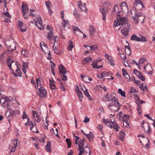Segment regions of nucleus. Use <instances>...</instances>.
<instances>
[{
    "label": "nucleus",
    "mask_w": 155,
    "mask_h": 155,
    "mask_svg": "<svg viewBox=\"0 0 155 155\" xmlns=\"http://www.w3.org/2000/svg\"><path fill=\"white\" fill-rule=\"evenodd\" d=\"M90 49L91 50L96 51L97 49V47L96 46L94 47L93 46H91L90 47Z\"/></svg>",
    "instance_id": "nucleus-60"
},
{
    "label": "nucleus",
    "mask_w": 155,
    "mask_h": 155,
    "mask_svg": "<svg viewBox=\"0 0 155 155\" xmlns=\"http://www.w3.org/2000/svg\"><path fill=\"white\" fill-rule=\"evenodd\" d=\"M45 3L47 9H49V8H50V6L51 5V2L49 1H45Z\"/></svg>",
    "instance_id": "nucleus-50"
},
{
    "label": "nucleus",
    "mask_w": 155,
    "mask_h": 155,
    "mask_svg": "<svg viewBox=\"0 0 155 155\" xmlns=\"http://www.w3.org/2000/svg\"><path fill=\"white\" fill-rule=\"evenodd\" d=\"M17 141V140L15 139L10 144L9 149L11 152H14L16 150Z\"/></svg>",
    "instance_id": "nucleus-7"
},
{
    "label": "nucleus",
    "mask_w": 155,
    "mask_h": 155,
    "mask_svg": "<svg viewBox=\"0 0 155 155\" xmlns=\"http://www.w3.org/2000/svg\"><path fill=\"white\" fill-rule=\"evenodd\" d=\"M130 39L132 41H139L140 37H139L135 34L133 35L131 37Z\"/></svg>",
    "instance_id": "nucleus-30"
},
{
    "label": "nucleus",
    "mask_w": 155,
    "mask_h": 155,
    "mask_svg": "<svg viewBox=\"0 0 155 155\" xmlns=\"http://www.w3.org/2000/svg\"><path fill=\"white\" fill-rule=\"evenodd\" d=\"M100 88H102L105 91H106L107 90V88L105 86H104L103 87H102V86L99 85H97L96 87H95V90H96L97 89H99Z\"/></svg>",
    "instance_id": "nucleus-38"
},
{
    "label": "nucleus",
    "mask_w": 155,
    "mask_h": 155,
    "mask_svg": "<svg viewBox=\"0 0 155 155\" xmlns=\"http://www.w3.org/2000/svg\"><path fill=\"white\" fill-rule=\"evenodd\" d=\"M90 119L89 118H87V117H86L85 118V119L83 121L84 123H86L87 122L89 121Z\"/></svg>",
    "instance_id": "nucleus-62"
},
{
    "label": "nucleus",
    "mask_w": 155,
    "mask_h": 155,
    "mask_svg": "<svg viewBox=\"0 0 155 155\" xmlns=\"http://www.w3.org/2000/svg\"><path fill=\"white\" fill-rule=\"evenodd\" d=\"M85 90L84 91V95L86 96L90 100H91V98L90 97V95L88 92V91L87 89L85 88Z\"/></svg>",
    "instance_id": "nucleus-41"
},
{
    "label": "nucleus",
    "mask_w": 155,
    "mask_h": 155,
    "mask_svg": "<svg viewBox=\"0 0 155 155\" xmlns=\"http://www.w3.org/2000/svg\"><path fill=\"white\" fill-rule=\"evenodd\" d=\"M73 15L75 17L77 18H78L81 17L80 15L78 13L77 11L75 10L73 12Z\"/></svg>",
    "instance_id": "nucleus-37"
},
{
    "label": "nucleus",
    "mask_w": 155,
    "mask_h": 155,
    "mask_svg": "<svg viewBox=\"0 0 155 155\" xmlns=\"http://www.w3.org/2000/svg\"><path fill=\"white\" fill-rule=\"evenodd\" d=\"M78 3V6L81 11H84L86 10V7L85 6V4L82 3L81 1H79Z\"/></svg>",
    "instance_id": "nucleus-14"
},
{
    "label": "nucleus",
    "mask_w": 155,
    "mask_h": 155,
    "mask_svg": "<svg viewBox=\"0 0 155 155\" xmlns=\"http://www.w3.org/2000/svg\"><path fill=\"white\" fill-rule=\"evenodd\" d=\"M22 13L24 17L26 19H28L29 15L26 14L27 12L28 11V9L27 7V4L25 2L22 3Z\"/></svg>",
    "instance_id": "nucleus-5"
},
{
    "label": "nucleus",
    "mask_w": 155,
    "mask_h": 155,
    "mask_svg": "<svg viewBox=\"0 0 155 155\" xmlns=\"http://www.w3.org/2000/svg\"><path fill=\"white\" fill-rule=\"evenodd\" d=\"M25 124L26 125H31L32 126L30 127L31 130L34 133H39V131L38 130H37L36 129L35 130H33V129L34 127H33V126H34V127L36 125V124H33L32 121H30V119L29 118H28L27 119V122Z\"/></svg>",
    "instance_id": "nucleus-8"
},
{
    "label": "nucleus",
    "mask_w": 155,
    "mask_h": 155,
    "mask_svg": "<svg viewBox=\"0 0 155 155\" xmlns=\"http://www.w3.org/2000/svg\"><path fill=\"white\" fill-rule=\"evenodd\" d=\"M79 153L78 155H82L84 152V150L83 147H79Z\"/></svg>",
    "instance_id": "nucleus-44"
},
{
    "label": "nucleus",
    "mask_w": 155,
    "mask_h": 155,
    "mask_svg": "<svg viewBox=\"0 0 155 155\" xmlns=\"http://www.w3.org/2000/svg\"><path fill=\"white\" fill-rule=\"evenodd\" d=\"M127 23V18L125 17H117L114 23V28H115L118 26L123 25Z\"/></svg>",
    "instance_id": "nucleus-2"
},
{
    "label": "nucleus",
    "mask_w": 155,
    "mask_h": 155,
    "mask_svg": "<svg viewBox=\"0 0 155 155\" xmlns=\"http://www.w3.org/2000/svg\"><path fill=\"white\" fill-rule=\"evenodd\" d=\"M124 76H125L126 78V80L127 81H130V77L128 74H127V75H126Z\"/></svg>",
    "instance_id": "nucleus-58"
},
{
    "label": "nucleus",
    "mask_w": 155,
    "mask_h": 155,
    "mask_svg": "<svg viewBox=\"0 0 155 155\" xmlns=\"http://www.w3.org/2000/svg\"><path fill=\"white\" fill-rule=\"evenodd\" d=\"M89 33L91 35H93L96 31L95 28L92 25H90L89 27Z\"/></svg>",
    "instance_id": "nucleus-26"
},
{
    "label": "nucleus",
    "mask_w": 155,
    "mask_h": 155,
    "mask_svg": "<svg viewBox=\"0 0 155 155\" xmlns=\"http://www.w3.org/2000/svg\"><path fill=\"white\" fill-rule=\"evenodd\" d=\"M17 69L15 71L17 72V73L15 74L14 72L13 74L16 77L18 76L21 77L22 76V74L21 72V69L18 67L17 66Z\"/></svg>",
    "instance_id": "nucleus-18"
},
{
    "label": "nucleus",
    "mask_w": 155,
    "mask_h": 155,
    "mask_svg": "<svg viewBox=\"0 0 155 155\" xmlns=\"http://www.w3.org/2000/svg\"><path fill=\"white\" fill-rule=\"evenodd\" d=\"M117 10H118V8L117 5H115L113 11L115 12H117Z\"/></svg>",
    "instance_id": "nucleus-63"
},
{
    "label": "nucleus",
    "mask_w": 155,
    "mask_h": 155,
    "mask_svg": "<svg viewBox=\"0 0 155 155\" xmlns=\"http://www.w3.org/2000/svg\"><path fill=\"white\" fill-rule=\"evenodd\" d=\"M138 77L143 81H144L145 80V78L143 76L142 74H140Z\"/></svg>",
    "instance_id": "nucleus-56"
},
{
    "label": "nucleus",
    "mask_w": 155,
    "mask_h": 155,
    "mask_svg": "<svg viewBox=\"0 0 155 155\" xmlns=\"http://www.w3.org/2000/svg\"><path fill=\"white\" fill-rule=\"evenodd\" d=\"M73 29L75 32L76 31H78L82 33H83V32L80 30L76 26H74L73 28Z\"/></svg>",
    "instance_id": "nucleus-46"
},
{
    "label": "nucleus",
    "mask_w": 155,
    "mask_h": 155,
    "mask_svg": "<svg viewBox=\"0 0 155 155\" xmlns=\"http://www.w3.org/2000/svg\"><path fill=\"white\" fill-rule=\"evenodd\" d=\"M109 97L110 101H112V102H115V101H117L115 97L113 94H111L110 96H109Z\"/></svg>",
    "instance_id": "nucleus-35"
},
{
    "label": "nucleus",
    "mask_w": 155,
    "mask_h": 155,
    "mask_svg": "<svg viewBox=\"0 0 155 155\" xmlns=\"http://www.w3.org/2000/svg\"><path fill=\"white\" fill-rule=\"evenodd\" d=\"M139 35L140 37V40L139 41L142 42H146L147 41V40L145 39L144 36H142L140 35Z\"/></svg>",
    "instance_id": "nucleus-45"
},
{
    "label": "nucleus",
    "mask_w": 155,
    "mask_h": 155,
    "mask_svg": "<svg viewBox=\"0 0 155 155\" xmlns=\"http://www.w3.org/2000/svg\"><path fill=\"white\" fill-rule=\"evenodd\" d=\"M6 46L8 47V50L7 51L12 52L15 49L16 47H14L15 48H11L12 46H14L15 44L14 43L13 40L11 39L10 40H7L4 42Z\"/></svg>",
    "instance_id": "nucleus-4"
},
{
    "label": "nucleus",
    "mask_w": 155,
    "mask_h": 155,
    "mask_svg": "<svg viewBox=\"0 0 155 155\" xmlns=\"http://www.w3.org/2000/svg\"><path fill=\"white\" fill-rule=\"evenodd\" d=\"M14 62V61L13 60H12L10 57L7 59V63H8V66L10 70H11L12 69L11 67L12 64Z\"/></svg>",
    "instance_id": "nucleus-24"
},
{
    "label": "nucleus",
    "mask_w": 155,
    "mask_h": 155,
    "mask_svg": "<svg viewBox=\"0 0 155 155\" xmlns=\"http://www.w3.org/2000/svg\"><path fill=\"white\" fill-rule=\"evenodd\" d=\"M118 93L119 94H120L121 96H123L124 97H125L124 91H123L121 89L119 88L118 89Z\"/></svg>",
    "instance_id": "nucleus-42"
},
{
    "label": "nucleus",
    "mask_w": 155,
    "mask_h": 155,
    "mask_svg": "<svg viewBox=\"0 0 155 155\" xmlns=\"http://www.w3.org/2000/svg\"><path fill=\"white\" fill-rule=\"evenodd\" d=\"M138 4L141 5L142 7H144L142 2L140 0H136L134 2V7L136 6H137Z\"/></svg>",
    "instance_id": "nucleus-23"
},
{
    "label": "nucleus",
    "mask_w": 155,
    "mask_h": 155,
    "mask_svg": "<svg viewBox=\"0 0 155 155\" xmlns=\"http://www.w3.org/2000/svg\"><path fill=\"white\" fill-rule=\"evenodd\" d=\"M35 21L36 25L39 29L42 30L44 28L42 20L40 16H38Z\"/></svg>",
    "instance_id": "nucleus-6"
},
{
    "label": "nucleus",
    "mask_w": 155,
    "mask_h": 155,
    "mask_svg": "<svg viewBox=\"0 0 155 155\" xmlns=\"http://www.w3.org/2000/svg\"><path fill=\"white\" fill-rule=\"evenodd\" d=\"M28 62H24L23 63L22 70L23 72L25 74L26 71V68L28 67Z\"/></svg>",
    "instance_id": "nucleus-20"
},
{
    "label": "nucleus",
    "mask_w": 155,
    "mask_h": 155,
    "mask_svg": "<svg viewBox=\"0 0 155 155\" xmlns=\"http://www.w3.org/2000/svg\"><path fill=\"white\" fill-rule=\"evenodd\" d=\"M62 20L63 21L62 23V26L64 27H67L68 28H69L70 27V25L68 21L65 20L64 19H63Z\"/></svg>",
    "instance_id": "nucleus-19"
},
{
    "label": "nucleus",
    "mask_w": 155,
    "mask_h": 155,
    "mask_svg": "<svg viewBox=\"0 0 155 155\" xmlns=\"http://www.w3.org/2000/svg\"><path fill=\"white\" fill-rule=\"evenodd\" d=\"M15 111L12 109H10L8 110V112L11 116L13 115L15 113Z\"/></svg>",
    "instance_id": "nucleus-53"
},
{
    "label": "nucleus",
    "mask_w": 155,
    "mask_h": 155,
    "mask_svg": "<svg viewBox=\"0 0 155 155\" xmlns=\"http://www.w3.org/2000/svg\"><path fill=\"white\" fill-rule=\"evenodd\" d=\"M110 125L111 126L109 127L110 128H113L117 131L119 130L120 127L115 122L112 124H110Z\"/></svg>",
    "instance_id": "nucleus-16"
},
{
    "label": "nucleus",
    "mask_w": 155,
    "mask_h": 155,
    "mask_svg": "<svg viewBox=\"0 0 155 155\" xmlns=\"http://www.w3.org/2000/svg\"><path fill=\"white\" fill-rule=\"evenodd\" d=\"M105 100L107 101H110L109 96H108V94H107L105 95Z\"/></svg>",
    "instance_id": "nucleus-57"
},
{
    "label": "nucleus",
    "mask_w": 155,
    "mask_h": 155,
    "mask_svg": "<svg viewBox=\"0 0 155 155\" xmlns=\"http://www.w3.org/2000/svg\"><path fill=\"white\" fill-rule=\"evenodd\" d=\"M85 141V140L84 139L80 140L79 142V147H84Z\"/></svg>",
    "instance_id": "nucleus-32"
},
{
    "label": "nucleus",
    "mask_w": 155,
    "mask_h": 155,
    "mask_svg": "<svg viewBox=\"0 0 155 155\" xmlns=\"http://www.w3.org/2000/svg\"><path fill=\"white\" fill-rule=\"evenodd\" d=\"M52 33L51 31H49L48 33V35L47 36V38L50 40H51V36L52 35Z\"/></svg>",
    "instance_id": "nucleus-43"
},
{
    "label": "nucleus",
    "mask_w": 155,
    "mask_h": 155,
    "mask_svg": "<svg viewBox=\"0 0 155 155\" xmlns=\"http://www.w3.org/2000/svg\"><path fill=\"white\" fill-rule=\"evenodd\" d=\"M105 58L106 59H107L109 61H110L111 60H112V57L109 55H108L107 54H106L105 55Z\"/></svg>",
    "instance_id": "nucleus-52"
},
{
    "label": "nucleus",
    "mask_w": 155,
    "mask_h": 155,
    "mask_svg": "<svg viewBox=\"0 0 155 155\" xmlns=\"http://www.w3.org/2000/svg\"><path fill=\"white\" fill-rule=\"evenodd\" d=\"M50 80V86L51 89L54 90L56 89V87L54 85V82L53 80H51L49 79Z\"/></svg>",
    "instance_id": "nucleus-29"
},
{
    "label": "nucleus",
    "mask_w": 155,
    "mask_h": 155,
    "mask_svg": "<svg viewBox=\"0 0 155 155\" xmlns=\"http://www.w3.org/2000/svg\"><path fill=\"white\" fill-rule=\"evenodd\" d=\"M120 7L121 8L122 10H126L128 9L127 5L126 2H123L121 3Z\"/></svg>",
    "instance_id": "nucleus-28"
},
{
    "label": "nucleus",
    "mask_w": 155,
    "mask_h": 155,
    "mask_svg": "<svg viewBox=\"0 0 155 155\" xmlns=\"http://www.w3.org/2000/svg\"><path fill=\"white\" fill-rule=\"evenodd\" d=\"M7 100L4 98H1L0 99V103L1 104H3Z\"/></svg>",
    "instance_id": "nucleus-59"
},
{
    "label": "nucleus",
    "mask_w": 155,
    "mask_h": 155,
    "mask_svg": "<svg viewBox=\"0 0 155 155\" xmlns=\"http://www.w3.org/2000/svg\"><path fill=\"white\" fill-rule=\"evenodd\" d=\"M32 114L34 116V120L37 122H40L41 120L40 116L38 115L37 112L33 110L32 111Z\"/></svg>",
    "instance_id": "nucleus-11"
},
{
    "label": "nucleus",
    "mask_w": 155,
    "mask_h": 155,
    "mask_svg": "<svg viewBox=\"0 0 155 155\" xmlns=\"http://www.w3.org/2000/svg\"><path fill=\"white\" fill-rule=\"evenodd\" d=\"M130 116L128 115H125L122 118L123 121H128L129 120Z\"/></svg>",
    "instance_id": "nucleus-36"
},
{
    "label": "nucleus",
    "mask_w": 155,
    "mask_h": 155,
    "mask_svg": "<svg viewBox=\"0 0 155 155\" xmlns=\"http://www.w3.org/2000/svg\"><path fill=\"white\" fill-rule=\"evenodd\" d=\"M37 86H35L36 89H39V95L42 97H46L47 96V91L46 90L44 89L42 86V85L40 83V80L38 78L36 79Z\"/></svg>",
    "instance_id": "nucleus-1"
},
{
    "label": "nucleus",
    "mask_w": 155,
    "mask_h": 155,
    "mask_svg": "<svg viewBox=\"0 0 155 155\" xmlns=\"http://www.w3.org/2000/svg\"><path fill=\"white\" fill-rule=\"evenodd\" d=\"M4 14L6 17H8L9 18H11V16L9 13L8 12H5L4 13Z\"/></svg>",
    "instance_id": "nucleus-64"
},
{
    "label": "nucleus",
    "mask_w": 155,
    "mask_h": 155,
    "mask_svg": "<svg viewBox=\"0 0 155 155\" xmlns=\"http://www.w3.org/2000/svg\"><path fill=\"white\" fill-rule=\"evenodd\" d=\"M120 140L122 141H123L124 140L125 133H124L123 131H120Z\"/></svg>",
    "instance_id": "nucleus-33"
},
{
    "label": "nucleus",
    "mask_w": 155,
    "mask_h": 155,
    "mask_svg": "<svg viewBox=\"0 0 155 155\" xmlns=\"http://www.w3.org/2000/svg\"><path fill=\"white\" fill-rule=\"evenodd\" d=\"M146 60L144 58H140L139 60V64H143L146 61Z\"/></svg>",
    "instance_id": "nucleus-47"
},
{
    "label": "nucleus",
    "mask_w": 155,
    "mask_h": 155,
    "mask_svg": "<svg viewBox=\"0 0 155 155\" xmlns=\"http://www.w3.org/2000/svg\"><path fill=\"white\" fill-rule=\"evenodd\" d=\"M98 63L97 61H96V60H94L92 62L91 64V65L94 68L96 69H98L99 68H101L102 67V65L97 66V64Z\"/></svg>",
    "instance_id": "nucleus-17"
},
{
    "label": "nucleus",
    "mask_w": 155,
    "mask_h": 155,
    "mask_svg": "<svg viewBox=\"0 0 155 155\" xmlns=\"http://www.w3.org/2000/svg\"><path fill=\"white\" fill-rule=\"evenodd\" d=\"M123 125L124 128L128 129L130 128V125L128 124V121H123Z\"/></svg>",
    "instance_id": "nucleus-40"
},
{
    "label": "nucleus",
    "mask_w": 155,
    "mask_h": 155,
    "mask_svg": "<svg viewBox=\"0 0 155 155\" xmlns=\"http://www.w3.org/2000/svg\"><path fill=\"white\" fill-rule=\"evenodd\" d=\"M109 123L110 124H112L115 122L114 120L112 118H108Z\"/></svg>",
    "instance_id": "nucleus-51"
},
{
    "label": "nucleus",
    "mask_w": 155,
    "mask_h": 155,
    "mask_svg": "<svg viewBox=\"0 0 155 155\" xmlns=\"http://www.w3.org/2000/svg\"><path fill=\"white\" fill-rule=\"evenodd\" d=\"M75 91L77 92V93L81 91L79 89L78 86L77 85H76V86L75 88Z\"/></svg>",
    "instance_id": "nucleus-61"
},
{
    "label": "nucleus",
    "mask_w": 155,
    "mask_h": 155,
    "mask_svg": "<svg viewBox=\"0 0 155 155\" xmlns=\"http://www.w3.org/2000/svg\"><path fill=\"white\" fill-rule=\"evenodd\" d=\"M103 120L104 123L108 127L111 126V125H110V124L109 123L108 118L107 119H104Z\"/></svg>",
    "instance_id": "nucleus-48"
},
{
    "label": "nucleus",
    "mask_w": 155,
    "mask_h": 155,
    "mask_svg": "<svg viewBox=\"0 0 155 155\" xmlns=\"http://www.w3.org/2000/svg\"><path fill=\"white\" fill-rule=\"evenodd\" d=\"M92 60V58L91 57H87L85 58L83 60L82 63L84 64H86L91 62Z\"/></svg>",
    "instance_id": "nucleus-15"
},
{
    "label": "nucleus",
    "mask_w": 155,
    "mask_h": 155,
    "mask_svg": "<svg viewBox=\"0 0 155 155\" xmlns=\"http://www.w3.org/2000/svg\"><path fill=\"white\" fill-rule=\"evenodd\" d=\"M122 34L125 36H127L129 34V28L127 26H124L121 30Z\"/></svg>",
    "instance_id": "nucleus-9"
},
{
    "label": "nucleus",
    "mask_w": 155,
    "mask_h": 155,
    "mask_svg": "<svg viewBox=\"0 0 155 155\" xmlns=\"http://www.w3.org/2000/svg\"><path fill=\"white\" fill-rule=\"evenodd\" d=\"M77 96L79 98L80 101H82L83 98V95L81 92H79L77 93Z\"/></svg>",
    "instance_id": "nucleus-39"
},
{
    "label": "nucleus",
    "mask_w": 155,
    "mask_h": 155,
    "mask_svg": "<svg viewBox=\"0 0 155 155\" xmlns=\"http://www.w3.org/2000/svg\"><path fill=\"white\" fill-rule=\"evenodd\" d=\"M59 73H61L63 75L66 74V68L62 65L60 64L59 67Z\"/></svg>",
    "instance_id": "nucleus-13"
},
{
    "label": "nucleus",
    "mask_w": 155,
    "mask_h": 155,
    "mask_svg": "<svg viewBox=\"0 0 155 155\" xmlns=\"http://www.w3.org/2000/svg\"><path fill=\"white\" fill-rule=\"evenodd\" d=\"M120 104L118 101L115 102H111L109 104L108 107L109 109L112 112H117L120 109Z\"/></svg>",
    "instance_id": "nucleus-3"
},
{
    "label": "nucleus",
    "mask_w": 155,
    "mask_h": 155,
    "mask_svg": "<svg viewBox=\"0 0 155 155\" xmlns=\"http://www.w3.org/2000/svg\"><path fill=\"white\" fill-rule=\"evenodd\" d=\"M89 141H91L94 138V136L92 132H90L88 134H85Z\"/></svg>",
    "instance_id": "nucleus-25"
},
{
    "label": "nucleus",
    "mask_w": 155,
    "mask_h": 155,
    "mask_svg": "<svg viewBox=\"0 0 155 155\" xmlns=\"http://www.w3.org/2000/svg\"><path fill=\"white\" fill-rule=\"evenodd\" d=\"M73 44V43L72 41L70 40L69 41V44L68 47V50L69 51H71L74 48V46Z\"/></svg>",
    "instance_id": "nucleus-31"
},
{
    "label": "nucleus",
    "mask_w": 155,
    "mask_h": 155,
    "mask_svg": "<svg viewBox=\"0 0 155 155\" xmlns=\"http://www.w3.org/2000/svg\"><path fill=\"white\" fill-rule=\"evenodd\" d=\"M122 71L123 72V75L124 76H125L126 75L128 74L126 70L124 68L122 69Z\"/></svg>",
    "instance_id": "nucleus-54"
},
{
    "label": "nucleus",
    "mask_w": 155,
    "mask_h": 155,
    "mask_svg": "<svg viewBox=\"0 0 155 155\" xmlns=\"http://www.w3.org/2000/svg\"><path fill=\"white\" fill-rule=\"evenodd\" d=\"M51 143L50 142H48L45 146V149L46 151L48 152L51 151Z\"/></svg>",
    "instance_id": "nucleus-27"
},
{
    "label": "nucleus",
    "mask_w": 155,
    "mask_h": 155,
    "mask_svg": "<svg viewBox=\"0 0 155 155\" xmlns=\"http://www.w3.org/2000/svg\"><path fill=\"white\" fill-rule=\"evenodd\" d=\"M18 22L21 31L22 32L25 31L27 30V27L26 25L23 24V22L21 20H19L18 21Z\"/></svg>",
    "instance_id": "nucleus-10"
},
{
    "label": "nucleus",
    "mask_w": 155,
    "mask_h": 155,
    "mask_svg": "<svg viewBox=\"0 0 155 155\" xmlns=\"http://www.w3.org/2000/svg\"><path fill=\"white\" fill-rule=\"evenodd\" d=\"M100 11L103 15V20H105L106 18V13L108 12V9H104V8H101Z\"/></svg>",
    "instance_id": "nucleus-12"
},
{
    "label": "nucleus",
    "mask_w": 155,
    "mask_h": 155,
    "mask_svg": "<svg viewBox=\"0 0 155 155\" xmlns=\"http://www.w3.org/2000/svg\"><path fill=\"white\" fill-rule=\"evenodd\" d=\"M50 62L51 65V71L53 72V71L54 70V68L56 66L55 64L53 63L51 61H50Z\"/></svg>",
    "instance_id": "nucleus-49"
},
{
    "label": "nucleus",
    "mask_w": 155,
    "mask_h": 155,
    "mask_svg": "<svg viewBox=\"0 0 155 155\" xmlns=\"http://www.w3.org/2000/svg\"><path fill=\"white\" fill-rule=\"evenodd\" d=\"M108 76V74L106 72H102L101 73L100 77L98 76V77L99 78H103L104 77H107Z\"/></svg>",
    "instance_id": "nucleus-34"
},
{
    "label": "nucleus",
    "mask_w": 155,
    "mask_h": 155,
    "mask_svg": "<svg viewBox=\"0 0 155 155\" xmlns=\"http://www.w3.org/2000/svg\"><path fill=\"white\" fill-rule=\"evenodd\" d=\"M10 104V101L9 100H6V101L2 104V106L3 107H5L8 108Z\"/></svg>",
    "instance_id": "nucleus-21"
},
{
    "label": "nucleus",
    "mask_w": 155,
    "mask_h": 155,
    "mask_svg": "<svg viewBox=\"0 0 155 155\" xmlns=\"http://www.w3.org/2000/svg\"><path fill=\"white\" fill-rule=\"evenodd\" d=\"M28 52V51L26 50L25 51H22L21 52V54L24 55L25 57L27 56V54H26Z\"/></svg>",
    "instance_id": "nucleus-55"
},
{
    "label": "nucleus",
    "mask_w": 155,
    "mask_h": 155,
    "mask_svg": "<svg viewBox=\"0 0 155 155\" xmlns=\"http://www.w3.org/2000/svg\"><path fill=\"white\" fill-rule=\"evenodd\" d=\"M140 13H136L135 14L134 16L133 17V18L135 21L137 23H138L139 22V18L138 17L140 15Z\"/></svg>",
    "instance_id": "nucleus-22"
}]
</instances>
